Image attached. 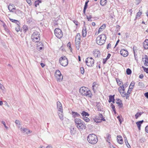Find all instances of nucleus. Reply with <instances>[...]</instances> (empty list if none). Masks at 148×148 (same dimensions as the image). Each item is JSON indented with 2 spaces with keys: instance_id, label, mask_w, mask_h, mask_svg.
<instances>
[{
  "instance_id": "f257e3e1",
  "label": "nucleus",
  "mask_w": 148,
  "mask_h": 148,
  "mask_svg": "<svg viewBox=\"0 0 148 148\" xmlns=\"http://www.w3.org/2000/svg\"><path fill=\"white\" fill-rule=\"evenodd\" d=\"M74 122L75 125L79 131H82L83 130L86 129L85 123L81 119L75 118L74 119Z\"/></svg>"
},
{
  "instance_id": "f03ea898",
  "label": "nucleus",
  "mask_w": 148,
  "mask_h": 148,
  "mask_svg": "<svg viewBox=\"0 0 148 148\" xmlns=\"http://www.w3.org/2000/svg\"><path fill=\"white\" fill-rule=\"evenodd\" d=\"M79 92L83 96L91 98L92 96L91 91L88 90V88L85 87H82L79 89Z\"/></svg>"
},
{
  "instance_id": "7ed1b4c3",
  "label": "nucleus",
  "mask_w": 148,
  "mask_h": 148,
  "mask_svg": "<svg viewBox=\"0 0 148 148\" xmlns=\"http://www.w3.org/2000/svg\"><path fill=\"white\" fill-rule=\"evenodd\" d=\"M87 140L88 142L92 144H96L98 141L97 136L94 134H89L87 137Z\"/></svg>"
},
{
  "instance_id": "20e7f679",
  "label": "nucleus",
  "mask_w": 148,
  "mask_h": 148,
  "mask_svg": "<svg viewBox=\"0 0 148 148\" xmlns=\"http://www.w3.org/2000/svg\"><path fill=\"white\" fill-rule=\"evenodd\" d=\"M106 39V34H101L97 38L96 43L99 45H101L105 43Z\"/></svg>"
},
{
  "instance_id": "39448f33",
  "label": "nucleus",
  "mask_w": 148,
  "mask_h": 148,
  "mask_svg": "<svg viewBox=\"0 0 148 148\" xmlns=\"http://www.w3.org/2000/svg\"><path fill=\"white\" fill-rule=\"evenodd\" d=\"M40 34L37 32L33 33L31 36V39L33 41L35 42H38L40 40Z\"/></svg>"
},
{
  "instance_id": "423d86ee",
  "label": "nucleus",
  "mask_w": 148,
  "mask_h": 148,
  "mask_svg": "<svg viewBox=\"0 0 148 148\" xmlns=\"http://www.w3.org/2000/svg\"><path fill=\"white\" fill-rule=\"evenodd\" d=\"M94 121L97 123L101 122L102 121H105L106 120L103 118L102 114L99 113L98 116H96L95 118H93Z\"/></svg>"
},
{
  "instance_id": "0eeeda50",
  "label": "nucleus",
  "mask_w": 148,
  "mask_h": 148,
  "mask_svg": "<svg viewBox=\"0 0 148 148\" xmlns=\"http://www.w3.org/2000/svg\"><path fill=\"white\" fill-rule=\"evenodd\" d=\"M55 76L56 79L59 82L61 81L63 79V75L61 74L60 71L58 70L56 71L55 73Z\"/></svg>"
},
{
  "instance_id": "6e6552de",
  "label": "nucleus",
  "mask_w": 148,
  "mask_h": 148,
  "mask_svg": "<svg viewBox=\"0 0 148 148\" xmlns=\"http://www.w3.org/2000/svg\"><path fill=\"white\" fill-rule=\"evenodd\" d=\"M94 60L92 57H88L86 60L85 63L88 66H92L94 64Z\"/></svg>"
},
{
  "instance_id": "1a4fd4ad",
  "label": "nucleus",
  "mask_w": 148,
  "mask_h": 148,
  "mask_svg": "<svg viewBox=\"0 0 148 148\" xmlns=\"http://www.w3.org/2000/svg\"><path fill=\"white\" fill-rule=\"evenodd\" d=\"M54 34L56 36L60 39L63 36V33L62 30L59 28H56L54 30Z\"/></svg>"
},
{
  "instance_id": "9d476101",
  "label": "nucleus",
  "mask_w": 148,
  "mask_h": 148,
  "mask_svg": "<svg viewBox=\"0 0 148 148\" xmlns=\"http://www.w3.org/2000/svg\"><path fill=\"white\" fill-rule=\"evenodd\" d=\"M118 90L123 97H125L126 93L125 92V88H124L123 86H120V87L119 88Z\"/></svg>"
},
{
  "instance_id": "9b49d317",
  "label": "nucleus",
  "mask_w": 148,
  "mask_h": 148,
  "mask_svg": "<svg viewBox=\"0 0 148 148\" xmlns=\"http://www.w3.org/2000/svg\"><path fill=\"white\" fill-rule=\"evenodd\" d=\"M120 53L122 56L124 57L127 56L128 54V51L124 49L121 50L120 51Z\"/></svg>"
},
{
  "instance_id": "f8f14e48",
  "label": "nucleus",
  "mask_w": 148,
  "mask_h": 148,
  "mask_svg": "<svg viewBox=\"0 0 148 148\" xmlns=\"http://www.w3.org/2000/svg\"><path fill=\"white\" fill-rule=\"evenodd\" d=\"M57 105L58 111H62L63 109L61 103L59 101H58L57 103Z\"/></svg>"
},
{
  "instance_id": "ddd939ff",
  "label": "nucleus",
  "mask_w": 148,
  "mask_h": 148,
  "mask_svg": "<svg viewBox=\"0 0 148 148\" xmlns=\"http://www.w3.org/2000/svg\"><path fill=\"white\" fill-rule=\"evenodd\" d=\"M60 64L63 66H67L68 63V59H65L63 61H60Z\"/></svg>"
},
{
  "instance_id": "4468645a",
  "label": "nucleus",
  "mask_w": 148,
  "mask_h": 148,
  "mask_svg": "<svg viewBox=\"0 0 148 148\" xmlns=\"http://www.w3.org/2000/svg\"><path fill=\"white\" fill-rule=\"evenodd\" d=\"M117 142L120 144H122L123 143V139L122 136L120 135H118L117 136Z\"/></svg>"
},
{
  "instance_id": "2eb2a0df",
  "label": "nucleus",
  "mask_w": 148,
  "mask_h": 148,
  "mask_svg": "<svg viewBox=\"0 0 148 148\" xmlns=\"http://www.w3.org/2000/svg\"><path fill=\"white\" fill-rule=\"evenodd\" d=\"M71 114L72 115V117L74 118L75 117H80L81 116L77 112H76L74 111H72L71 112Z\"/></svg>"
},
{
  "instance_id": "dca6fc26",
  "label": "nucleus",
  "mask_w": 148,
  "mask_h": 148,
  "mask_svg": "<svg viewBox=\"0 0 148 148\" xmlns=\"http://www.w3.org/2000/svg\"><path fill=\"white\" fill-rule=\"evenodd\" d=\"M100 51L97 50H96L94 51L93 55L95 57H98L100 56Z\"/></svg>"
},
{
  "instance_id": "f3484780",
  "label": "nucleus",
  "mask_w": 148,
  "mask_h": 148,
  "mask_svg": "<svg viewBox=\"0 0 148 148\" xmlns=\"http://www.w3.org/2000/svg\"><path fill=\"white\" fill-rule=\"evenodd\" d=\"M143 46L145 49L148 48V39H146L143 43Z\"/></svg>"
},
{
  "instance_id": "a211bd4d",
  "label": "nucleus",
  "mask_w": 148,
  "mask_h": 148,
  "mask_svg": "<svg viewBox=\"0 0 148 148\" xmlns=\"http://www.w3.org/2000/svg\"><path fill=\"white\" fill-rule=\"evenodd\" d=\"M145 59V62L144 63V65L145 66H148V57L146 55H145L144 58H143L142 59Z\"/></svg>"
},
{
  "instance_id": "6ab92c4d",
  "label": "nucleus",
  "mask_w": 148,
  "mask_h": 148,
  "mask_svg": "<svg viewBox=\"0 0 148 148\" xmlns=\"http://www.w3.org/2000/svg\"><path fill=\"white\" fill-rule=\"evenodd\" d=\"M117 101L116 103L118 105L119 108H122L123 107V104L121 101L119 99H116Z\"/></svg>"
},
{
  "instance_id": "aec40b11",
  "label": "nucleus",
  "mask_w": 148,
  "mask_h": 148,
  "mask_svg": "<svg viewBox=\"0 0 148 148\" xmlns=\"http://www.w3.org/2000/svg\"><path fill=\"white\" fill-rule=\"evenodd\" d=\"M143 122V120H142V121H139L136 122V124L138 126L139 130H140V127L141 126V125Z\"/></svg>"
},
{
  "instance_id": "412c9836",
  "label": "nucleus",
  "mask_w": 148,
  "mask_h": 148,
  "mask_svg": "<svg viewBox=\"0 0 148 148\" xmlns=\"http://www.w3.org/2000/svg\"><path fill=\"white\" fill-rule=\"evenodd\" d=\"M58 115L60 119L62 121L64 119L63 115V110L62 111H58Z\"/></svg>"
},
{
  "instance_id": "4be33fe9",
  "label": "nucleus",
  "mask_w": 148,
  "mask_h": 148,
  "mask_svg": "<svg viewBox=\"0 0 148 148\" xmlns=\"http://www.w3.org/2000/svg\"><path fill=\"white\" fill-rule=\"evenodd\" d=\"M96 106L97 110L99 111H103V108L100 106V103L99 102H97L96 104Z\"/></svg>"
},
{
  "instance_id": "5701e85b",
  "label": "nucleus",
  "mask_w": 148,
  "mask_h": 148,
  "mask_svg": "<svg viewBox=\"0 0 148 148\" xmlns=\"http://www.w3.org/2000/svg\"><path fill=\"white\" fill-rule=\"evenodd\" d=\"M15 13L18 15L20 16H21L23 15V12L21 11L20 10H16L15 12Z\"/></svg>"
},
{
  "instance_id": "b1692460",
  "label": "nucleus",
  "mask_w": 148,
  "mask_h": 148,
  "mask_svg": "<svg viewBox=\"0 0 148 148\" xmlns=\"http://www.w3.org/2000/svg\"><path fill=\"white\" fill-rule=\"evenodd\" d=\"M86 27H84L83 28L82 31V35L83 37H85L86 36Z\"/></svg>"
},
{
  "instance_id": "393cba45",
  "label": "nucleus",
  "mask_w": 148,
  "mask_h": 148,
  "mask_svg": "<svg viewBox=\"0 0 148 148\" xmlns=\"http://www.w3.org/2000/svg\"><path fill=\"white\" fill-rule=\"evenodd\" d=\"M106 27V25L105 24H103L99 28L98 30V33L102 31Z\"/></svg>"
},
{
  "instance_id": "a878e982",
  "label": "nucleus",
  "mask_w": 148,
  "mask_h": 148,
  "mask_svg": "<svg viewBox=\"0 0 148 148\" xmlns=\"http://www.w3.org/2000/svg\"><path fill=\"white\" fill-rule=\"evenodd\" d=\"M81 114L82 115V117L85 116H89V114L88 112L84 111H82L81 113Z\"/></svg>"
},
{
  "instance_id": "bb28decb",
  "label": "nucleus",
  "mask_w": 148,
  "mask_h": 148,
  "mask_svg": "<svg viewBox=\"0 0 148 148\" xmlns=\"http://www.w3.org/2000/svg\"><path fill=\"white\" fill-rule=\"evenodd\" d=\"M114 96V95H110L109 96V100L108 101L109 103H110L112 101L115 100Z\"/></svg>"
},
{
  "instance_id": "cd10ccee",
  "label": "nucleus",
  "mask_w": 148,
  "mask_h": 148,
  "mask_svg": "<svg viewBox=\"0 0 148 148\" xmlns=\"http://www.w3.org/2000/svg\"><path fill=\"white\" fill-rule=\"evenodd\" d=\"M14 5H11V4L9 5L8 7V9L10 11L12 12V10H14L15 9V8H13L14 7Z\"/></svg>"
},
{
  "instance_id": "c85d7f7f",
  "label": "nucleus",
  "mask_w": 148,
  "mask_h": 148,
  "mask_svg": "<svg viewBox=\"0 0 148 148\" xmlns=\"http://www.w3.org/2000/svg\"><path fill=\"white\" fill-rule=\"evenodd\" d=\"M107 3V0H101L100 1V5L102 6L105 5Z\"/></svg>"
},
{
  "instance_id": "c756f323",
  "label": "nucleus",
  "mask_w": 148,
  "mask_h": 148,
  "mask_svg": "<svg viewBox=\"0 0 148 148\" xmlns=\"http://www.w3.org/2000/svg\"><path fill=\"white\" fill-rule=\"evenodd\" d=\"M23 32L24 33H25L28 30L27 26V25H23Z\"/></svg>"
},
{
  "instance_id": "7c9ffc66",
  "label": "nucleus",
  "mask_w": 148,
  "mask_h": 148,
  "mask_svg": "<svg viewBox=\"0 0 148 148\" xmlns=\"http://www.w3.org/2000/svg\"><path fill=\"white\" fill-rule=\"evenodd\" d=\"M143 113V112H137V113L135 115L136 118V119H137Z\"/></svg>"
},
{
  "instance_id": "2f4dec72",
  "label": "nucleus",
  "mask_w": 148,
  "mask_h": 148,
  "mask_svg": "<svg viewBox=\"0 0 148 148\" xmlns=\"http://www.w3.org/2000/svg\"><path fill=\"white\" fill-rule=\"evenodd\" d=\"M20 24H16V27H15V30L17 32H18L20 31Z\"/></svg>"
},
{
  "instance_id": "473e14b6",
  "label": "nucleus",
  "mask_w": 148,
  "mask_h": 148,
  "mask_svg": "<svg viewBox=\"0 0 148 148\" xmlns=\"http://www.w3.org/2000/svg\"><path fill=\"white\" fill-rule=\"evenodd\" d=\"M10 20L12 22L14 23H15L16 24H20V23L19 22L16 20L13 19L11 18H10Z\"/></svg>"
},
{
  "instance_id": "72a5a7b5",
  "label": "nucleus",
  "mask_w": 148,
  "mask_h": 148,
  "mask_svg": "<svg viewBox=\"0 0 148 148\" xmlns=\"http://www.w3.org/2000/svg\"><path fill=\"white\" fill-rule=\"evenodd\" d=\"M41 2V0H38L34 2V5L36 7H37L38 5H39V3Z\"/></svg>"
},
{
  "instance_id": "f704fd0d",
  "label": "nucleus",
  "mask_w": 148,
  "mask_h": 148,
  "mask_svg": "<svg viewBox=\"0 0 148 148\" xmlns=\"http://www.w3.org/2000/svg\"><path fill=\"white\" fill-rule=\"evenodd\" d=\"M126 73L128 75H130L132 73V71L129 68L127 69L126 71Z\"/></svg>"
},
{
  "instance_id": "c9c22d12",
  "label": "nucleus",
  "mask_w": 148,
  "mask_h": 148,
  "mask_svg": "<svg viewBox=\"0 0 148 148\" xmlns=\"http://www.w3.org/2000/svg\"><path fill=\"white\" fill-rule=\"evenodd\" d=\"M75 39L78 40H80L81 39V35L79 33H78L75 37Z\"/></svg>"
},
{
  "instance_id": "e433bc0d",
  "label": "nucleus",
  "mask_w": 148,
  "mask_h": 148,
  "mask_svg": "<svg viewBox=\"0 0 148 148\" xmlns=\"http://www.w3.org/2000/svg\"><path fill=\"white\" fill-rule=\"evenodd\" d=\"M83 119L86 122H88L90 121V119L86 116L82 117Z\"/></svg>"
},
{
  "instance_id": "4c0bfd02",
  "label": "nucleus",
  "mask_w": 148,
  "mask_h": 148,
  "mask_svg": "<svg viewBox=\"0 0 148 148\" xmlns=\"http://www.w3.org/2000/svg\"><path fill=\"white\" fill-rule=\"evenodd\" d=\"M67 58L66 57V56H62L59 59V62H60V61H63L65 60V59H67Z\"/></svg>"
},
{
  "instance_id": "58836bf2",
  "label": "nucleus",
  "mask_w": 148,
  "mask_h": 148,
  "mask_svg": "<svg viewBox=\"0 0 148 148\" xmlns=\"http://www.w3.org/2000/svg\"><path fill=\"white\" fill-rule=\"evenodd\" d=\"M110 135L109 134H106L107 140H106L108 142H109V141H110Z\"/></svg>"
},
{
  "instance_id": "ea45409f",
  "label": "nucleus",
  "mask_w": 148,
  "mask_h": 148,
  "mask_svg": "<svg viewBox=\"0 0 148 148\" xmlns=\"http://www.w3.org/2000/svg\"><path fill=\"white\" fill-rule=\"evenodd\" d=\"M142 12H139V11L137 13L136 18L137 19L138 17H140L142 14Z\"/></svg>"
},
{
  "instance_id": "a19ab883",
  "label": "nucleus",
  "mask_w": 148,
  "mask_h": 148,
  "mask_svg": "<svg viewBox=\"0 0 148 148\" xmlns=\"http://www.w3.org/2000/svg\"><path fill=\"white\" fill-rule=\"evenodd\" d=\"M142 68L143 69L144 71L146 72L147 73H148V68H147L143 66H142Z\"/></svg>"
},
{
  "instance_id": "79ce46f5",
  "label": "nucleus",
  "mask_w": 148,
  "mask_h": 148,
  "mask_svg": "<svg viewBox=\"0 0 148 148\" xmlns=\"http://www.w3.org/2000/svg\"><path fill=\"white\" fill-rule=\"evenodd\" d=\"M75 45H80V40H78L75 39Z\"/></svg>"
},
{
  "instance_id": "37998d69",
  "label": "nucleus",
  "mask_w": 148,
  "mask_h": 148,
  "mask_svg": "<svg viewBox=\"0 0 148 148\" xmlns=\"http://www.w3.org/2000/svg\"><path fill=\"white\" fill-rule=\"evenodd\" d=\"M67 47H69V49H70V51H72V49L71 47V44L70 42H68L67 45Z\"/></svg>"
},
{
  "instance_id": "c03bdc74",
  "label": "nucleus",
  "mask_w": 148,
  "mask_h": 148,
  "mask_svg": "<svg viewBox=\"0 0 148 148\" xmlns=\"http://www.w3.org/2000/svg\"><path fill=\"white\" fill-rule=\"evenodd\" d=\"M89 1L88 0L87 1H86V2L85 3L84 6V8H85L87 9V7H88V3L89 2Z\"/></svg>"
},
{
  "instance_id": "a18cd8bd",
  "label": "nucleus",
  "mask_w": 148,
  "mask_h": 148,
  "mask_svg": "<svg viewBox=\"0 0 148 148\" xmlns=\"http://www.w3.org/2000/svg\"><path fill=\"white\" fill-rule=\"evenodd\" d=\"M111 108H112V109L113 111L115 112V106L114 105V104H113L111 103Z\"/></svg>"
},
{
  "instance_id": "49530a36",
  "label": "nucleus",
  "mask_w": 148,
  "mask_h": 148,
  "mask_svg": "<svg viewBox=\"0 0 148 148\" xmlns=\"http://www.w3.org/2000/svg\"><path fill=\"white\" fill-rule=\"evenodd\" d=\"M80 71L81 73L83 74L84 72V68L83 67H81L80 68Z\"/></svg>"
},
{
  "instance_id": "de8ad7c7",
  "label": "nucleus",
  "mask_w": 148,
  "mask_h": 148,
  "mask_svg": "<svg viewBox=\"0 0 148 148\" xmlns=\"http://www.w3.org/2000/svg\"><path fill=\"white\" fill-rule=\"evenodd\" d=\"M128 85V82H126L124 84L121 85V86H123L124 88H126L127 87Z\"/></svg>"
},
{
  "instance_id": "09e8293b",
  "label": "nucleus",
  "mask_w": 148,
  "mask_h": 148,
  "mask_svg": "<svg viewBox=\"0 0 148 148\" xmlns=\"http://www.w3.org/2000/svg\"><path fill=\"white\" fill-rule=\"evenodd\" d=\"M74 129L73 127H71L70 128V132L71 134H74L73 131L74 130Z\"/></svg>"
},
{
  "instance_id": "8fccbe9b",
  "label": "nucleus",
  "mask_w": 148,
  "mask_h": 148,
  "mask_svg": "<svg viewBox=\"0 0 148 148\" xmlns=\"http://www.w3.org/2000/svg\"><path fill=\"white\" fill-rule=\"evenodd\" d=\"M117 118L118 119L119 122L121 124L122 122V121H121V119L120 116H117Z\"/></svg>"
},
{
  "instance_id": "3c124183",
  "label": "nucleus",
  "mask_w": 148,
  "mask_h": 148,
  "mask_svg": "<svg viewBox=\"0 0 148 148\" xmlns=\"http://www.w3.org/2000/svg\"><path fill=\"white\" fill-rule=\"evenodd\" d=\"M27 2L28 3V4L30 5H32V2L31 1V0H26Z\"/></svg>"
},
{
  "instance_id": "603ef678",
  "label": "nucleus",
  "mask_w": 148,
  "mask_h": 148,
  "mask_svg": "<svg viewBox=\"0 0 148 148\" xmlns=\"http://www.w3.org/2000/svg\"><path fill=\"white\" fill-rule=\"evenodd\" d=\"M1 123L3 124L5 128L6 129H7L8 128V127L6 125L5 122L4 121H2L1 122Z\"/></svg>"
},
{
  "instance_id": "864d4df0",
  "label": "nucleus",
  "mask_w": 148,
  "mask_h": 148,
  "mask_svg": "<svg viewBox=\"0 0 148 148\" xmlns=\"http://www.w3.org/2000/svg\"><path fill=\"white\" fill-rule=\"evenodd\" d=\"M73 21L76 25H78V22L77 21L74 20Z\"/></svg>"
},
{
  "instance_id": "5fc2aeb1",
  "label": "nucleus",
  "mask_w": 148,
  "mask_h": 148,
  "mask_svg": "<svg viewBox=\"0 0 148 148\" xmlns=\"http://www.w3.org/2000/svg\"><path fill=\"white\" fill-rule=\"evenodd\" d=\"M15 123L16 124H18L19 125H20V121L17 120H16L15 121Z\"/></svg>"
},
{
  "instance_id": "6e6d98bb",
  "label": "nucleus",
  "mask_w": 148,
  "mask_h": 148,
  "mask_svg": "<svg viewBox=\"0 0 148 148\" xmlns=\"http://www.w3.org/2000/svg\"><path fill=\"white\" fill-rule=\"evenodd\" d=\"M134 84H135V82H134L132 81L131 82V84H130V86H132V87H133V86H134Z\"/></svg>"
},
{
  "instance_id": "4d7b16f0",
  "label": "nucleus",
  "mask_w": 148,
  "mask_h": 148,
  "mask_svg": "<svg viewBox=\"0 0 148 148\" xmlns=\"http://www.w3.org/2000/svg\"><path fill=\"white\" fill-rule=\"evenodd\" d=\"M21 130H23L24 132H26L28 130V129L27 128H21Z\"/></svg>"
},
{
  "instance_id": "13d9d810",
  "label": "nucleus",
  "mask_w": 148,
  "mask_h": 148,
  "mask_svg": "<svg viewBox=\"0 0 148 148\" xmlns=\"http://www.w3.org/2000/svg\"><path fill=\"white\" fill-rule=\"evenodd\" d=\"M37 45V48L38 47L40 46V45L43 46V45L42 44V43L41 42H40L38 44H37L36 45Z\"/></svg>"
},
{
  "instance_id": "bf43d9fd",
  "label": "nucleus",
  "mask_w": 148,
  "mask_h": 148,
  "mask_svg": "<svg viewBox=\"0 0 148 148\" xmlns=\"http://www.w3.org/2000/svg\"><path fill=\"white\" fill-rule=\"evenodd\" d=\"M108 59H107L106 58L105 59H103V64H105L106 63V62L107 60Z\"/></svg>"
},
{
  "instance_id": "052dcab7",
  "label": "nucleus",
  "mask_w": 148,
  "mask_h": 148,
  "mask_svg": "<svg viewBox=\"0 0 148 148\" xmlns=\"http://www.w3.org/2000/svg\"><path fill=\"white\" fill-rule=\"evenodd\" d=\"M0 88L2 90H4V87L1 84H0Z\"/></svg>"
},
{
  "instance_id": "680f3d73",
  "label": "nucleus",
  "mask_w": 148,
  "mask_h": 148,
  "mask_svg": "<svg viewBox=\"0 0 148 148\" xmlns=\"http://www.w3.org/2000/svg\"><path fill=\"white\" fill-rule=\"evenodd\" d=\"M119 82H120V83H119V84H118L119 85V86H121V85H123V82H121V81H120V80H119Z\"/></svg>"
},
{
  "instance_id": "e2e57ef3",
  "label": "nucleus",
  "mask_w": 148,
  "mask_h": 148,
  "mask_svg": "<svg viewBox=\"0 0 148 148\" xmlns=\"http://www.w3.org/2000/svg\"><path fill=\"white\" fill-rule=\"evenodd\" d=\"M144 95L147 98H148V92L145 93Z\"/></svg>"
},
{
  "instance_id": "0e129e2a",
  "label": "nucleus",
  "mask_w": 148,
  "mask_h": 148,
  "mask_svg": "<svg viewBox=\"0 0 148 148\" xmlns=\"http://www.w3.org/2000/svg\"><path fill=\"white\" fill-rule=\"evenodd\" d=\"M111 55L109 53H108L106 58L108 60V59L109 58H110V57Z\"/></svg>"
},
{
  "instance_id": "69168bd1",
  "label": "nucleus",
  "mask_w": 148,
  "mask_h": 148,
  "mask_svg": "<svg viewBox=\"0 0 148 148\" xmlns=\"http://www.w3.org/2000/svg\"><path fill=\"white\" fill-rule=\"evenodd\" d=\"M111 45L110 44V43L108 44L107 45V49H109V48H110L111 47Z\"/></svg>"
},
{
  "instance_id": "338daca9",
  "label": "nucleus",
  "mask_w": 148,
  "mask_h": 148,
  "mask_svg": "<svg viewBox=\"0 0 148 148\" xmlns=\"http://www.w3.org/2000/svg\"><path fill=\"white\" fill-rule=\"evenodd\" d=\"M125 35L126 36V38H128L129 37V34L128 33H126L125 34Z\"/></svg>"
},
{
  "instance_id": "774afa93",
  "label": "nucleus",
  "mask_w": 148,
  "mask_h": 148,
  "mask_svg": "<svg viewBox=\"0 0 148 148\" xmlns=\"http://www.w3.org/2000/svg\"><path fill=\"white\" fill-rule=\"evenodd\" d=\"M145 131L146 132L148 133V125L146 126L145 128Z\"/></svg>"
}]
</instances>
